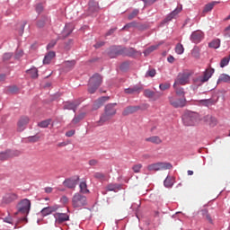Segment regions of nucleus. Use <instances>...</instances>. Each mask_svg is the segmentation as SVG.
I'll use <instances>...</instances> for the list:
<instances>
[{"label": "nucleus", "instance_id": "nucleus-28", "mask_svg": "<svg viewBox=\"0 0 230 230\" xmlns=\"http://www.w3.org/2000/svg\"><path fill=\"white\" fill-rule=\"evenodd\" d=\"M220 4L219 1H213L209 4H207L203 9V13H208L211 12L213 10V8L215 7V5Z\"/></svg>", "mask_w": 230, "mask_h": 230}, {"label": "nucleus", "instance_id": "nucleus-12", "mask_svg": "<svg viewBox=\"0 0 230 230\" xmlns=\"http://www.w3.org/2000/svg\"><path fill=\"white\" fill-rule=\"evenodd\" d=\"M55 223L63 224L70 220V216L67 213L56 212L54 214Z\"/></svg>", "mask_w": 230, "mask_h": 230}, {"label": "nucleus", "instance_id": "nucleus-15", "mask_svg": "<svg viewBox=\"0 0 230 230\" xmlns=\"http://www.w3.org/2000/svg\"><path fill=\"white\" fill-rule=\"evenodd\" d=\"M85 116H86V113L84 112H82L79 115H75V117L71 120V123L67 125V128H71L75 127V125L81 122L85 118Z\"/></svg>", "mask_w": 230, "mask_h": 230}, {"label": "nucleus", "instance_id": "nucleus-47", "mask_svg": "<svg viewBox=\"0 0 230 230\" xmlns=\"http://www.w3.org/2000/svg\"><path fill=\"white\" fill-rule=\"evenodd\" d=\"M141 169H142V164H135L132 167V170L135 173H139Z\"/></svg>", "mask_w": 230, "mask_h": 230}, {"label": "nucleus", "instance_id": "nucleus-10", "mask_svg": "<svg viewBox=\"0 0 230 230\" xmlns=\"http://www.w3.org/2000/svg\"><path fill=\"white\" fill-rule=\"evenodd\" d=\"M183 120L187 126H194L197 124L199 118L196 113L190 112L185 115V117L183 118Z\"/></svg>", "mask_w": 230, "mask_h": 230}, {"label": "nucleus", "instance_id": "nucleus-32", "mask_svg": "<svg viewBox=\"0 0 230 230\" xmlns=\"http://www.w3.org/2000/svg\"><path fill=\"white\" fill-rule=\"evenodd\" d=\"M181 11V8H176L173 10L165 19L166 22H171L172 19H174Z\"/></svg>", "mask_w": 230, "mask_h": 230}, {"label": "nucleus", "instance_id": "nucleus-5", "mask_svg": "<svg viewBox=\"0 0 230 230\" xmlns=\"http://www.w3.org/2000/svg\"><path fill=\"white\" fill-rule=\"evenodd\" d=\"M31 208V200L28 199H22V201H20V204H18V212L15 213V216H17L19 213L28 215L30 213Z\"/></svg>", "mask_w": 230, "mask_h": 230}, {"label": "nucleus", "instance_id": "nucleus-13", "mask_svg": "<svg viewBox=\"0 0 230 230\" xmlns=\"http://www.w3.org/2000/svg\"><path fill=\"white\" fill-rule=\"evenodd\" d=\"M80 178L79 176H75L74 178H69V179H66L64 181H63V185L65 187H66L67 189H75L77 184H78V181H79Z\"/></svg>", "mask_w": 230, "mask_h": 230}, {"label": "nucleus", "instance_id": "nucleus-59", "mask_svg": "<svg viewBox=\"0 0 230 230\" xmlns=\"http://www.w3.org/2000/svg\"><path fill=\"white\" fill-rule=\"evenodd\" d=\"M4 222L8 223V224H13V218H12V217H11V216L5 217L4 218Z\"/></svg>", "mask_w": 230, "mask_h": 230}, {"label": "nucleus", "instance_id": "nucleus-46", "mask_svg": "<svg viewBox=\"0 0 230 230\" xmlns=\"http://www.w3.org/2000/svg\"><path fill=\"white\" fill-rule=\"evenodd\" d=\"M139 11L137 9L133 10V12L128 16V19L129 21L133 20L134 18H136L138 14Z\"/></svg>", "mask_w": 230, "mask_h": 230}, {"label": "nucleus", "instance_id": "nucleus-26", "mask_svg": "<svg viewBox=\"0 0 230 230\" xmlns=\"http://www.w3.org/2000/svg\"><path fill=\"white\" fill-rule=\"evenodd\" d=\"M146 141L147 143H154V145H161V143H163V140L158 136H153L150 137H146Z\"/></svg>", "mask_w": 230, "mask_h": 230}, {"label": "nucleus", "instance_id": "nucleus-36", "mask_svg": "<svg viewBox=\"0 0 230 230\" xmlns=\"http://www.w3.org/2000/svg\"><path fill=\"white\" fill-rule=\"evenodd\" d=\"M76 64V61L72 60V61H65L64 63V67L66 68V71L72 70Z\"/></svg>", "mask_w": 230, "mask_h": 230}, {"label": "nucleus", "instance_id": "nucleus-38", "mask_svg": "<svg viewBox=\"0 0 230 230\" xmlns=\"http://www.w3.org/2000/svg\"><path fill=\"white\" fill-rule=\"evenodd\" d=\"M39 70L38 68H31L30 70H27V74L31 75V77H32V79H37L39 76Z\"/></svg>", "mask_w": 230, "mask_h": 230}, {"label": "nucleus", "instance_id": "nucleus-1", "mask_svg": "<svg viewBox=\"0 0 230 230\" xmlns=\"http://www.w3.org/2000/svg\"><path fill=\"white\" fill-rule=\"evenodd\" d=\"M117 105V103H110L105 106L104 113L101 116L100 120L98 121L99 126H103L105 122L111 120V119H112L113 116L116 115V112L118 111L116 110Z\"/></svg>", "mask_w": 230, "mask_h": 230}, {"label": "nucleus", "instance_id": "nucleus-17", "mask_svg": "<svg viewBox=\"0 0 230 230\" xmlns=\"http://www.w3.org/2000/svg\"><path fill=\"white\" fill-rule=\"evenodd\" d=\"M108 55L111 58H114L119 55H122V49H119L116 46H112L109 49Z\"/></svg>", "mask_w": 230, "mask_h": 230}, {"label": "nucleus", "instance_id": "nucleus-60", "mask_svg": "<svg viewBox=\"0 0 230 230\" xmlns=\"http://www.w3.org/2000/svg\"><path fill=\"white\" fill-rule=\"evenodd\" d=\"M75 134V130L72 129L67 132H66V137H71Z\"/></svg>", "mask_w": 230, "mask_h": 230}, {"label": "nucleus", "instance_id": "nucleus-53", "mask_svg": "<svg viewBox=\"0 0 230 230\" xmlns=\"http://www.w3.org/2000/svg\"><path fill=\"white\" fill-rule=\"evenodd\" d=\"M136 26H137L136 22H131L127 23V24L122 28V31H123V30H126V29L132 28V27H136Z\"/></svg>", "mask_w": 230, "mask_h": 230}, {"label": "nucleus", "instance_id": "nucleus-22", "mask_svg": "<svg viewBox=\"0 0 230 230\" xmlns=\"http://www.w3.org/2000/svg\"><path fill=\"white\" fill-rule=\"evenodd\" d=\"M139 109H140V107H138V106H128L123 111L122 115L128 116L129 114H132V113L137 111Z\"/></svg>", "mask_w": 230, "mask_h": 230}, {"label": "nucleus", "instance_id": "nucleus-16", "mask_svg": "<svg viewBox=\"0 0 230 230\" xmlns=\"http://www.w3.org/2000/svg\"><path fill=\"white\" fill-rule=\"evenodd\" d=\"M80 104H81V102L78 101L66 102L64 103L63 109L64 110H72L74 112H76V110Z\"/></svg>", "mask_w": 230, "mask_h": 230}, {"label": "nucleus", "instance_id": "nucleus-4", "mask_svg": "<svg viewBox=\"0 0 230 230\" xmlns=\"http://www.w3.org/2000/svg\"><path fill=\"white\" fill-rule=\"evenodd\" d=\"M72 205L75 208H82L87 205V198L80 193H75L72 198Z\"/></svg>", "mask_w": 230, "mask_h": 230}, {"label": "nucleus", "instance_id": "nucleus-41", "mask_svg": "<svg viewBox=\"0 0 230 230\" xmlns=\"http://www.w3.org/2000/svg\"><path fill=\"white\" fill-rule=\"evenodd\" d=\"M230 62V54L228 56V58H223L220 61V67L224 68L225 66H228Z\"/></svg>", "mask_w": 230, "mask_h": 230}, {"label": "nucleus", "instance_id": "nucleus-54", "mask_svg": "<svg viewBox=\"0 0 230 230\" xmlns=\"http://www.w3.org/2000/svg\"><path fill=\"white\" fill-rule=\"evenodd\" d=\"M57 45V40H53L47 45V49H51Z\"/></svg>", "mask_w": 230, "mask_h": 230}, {"label": "nucleus", "instance_id": "nucleus-8", "mask_svg": "<svg viewBox=\"0 0 230 230\" xmlns=\"http://www.w3.org/2000/svg\"><path fill=\"white\" fill-rule=\"evenodd\" d=\"M191 74L189 72H184L181 73L178 75V77L175 80V86L178 85H186L188 84H190V77Z\"/></svg>", "mask_w": 230, "mask_h": 230}, {"label": "nucleus", "instance_id": "nucleus-50", "mask_svg": "<svg viewBox=\"0 0 230 230\" xmlns=\"http://www.w3.org/2000/svg\"><path fill=\"white\" fill-rule=\"evenodd\" d=\"M35 10L37 13L40 14L44 11V6L41 4H38Z\"/></svg>", "mask_w": 230, "mask_h": 230}, {"label": "nucleus", "instance_id": "nucleus-44", "mask_svg": "<svg viewBox=\"0 0 230 230\" xmlns=\"http://www.w3.org/2000/svg\"><path fill=\"white\" fill-rule=\"evenodd\" d=\"M201 216L205 217L206 219H207L209 223H212V222H213L212 217H211V216L208 214V211L207 209L201 210Z\"/></svg>", "mask_w": 230, "mask_h": 230}, {"label": "nucleus", "instance_id": "nucleus-19", "mask_svg": "<svg viewBox=\"0 0 230 230\" xmlns=\"http://www.w3.org/2000/svg\"><path fill=\"white\" fill-rule=\"evenodd\" d=\"M18 199L17 194L15 193H7L3 199V202L4 204H10L15 201Z\"/></svg>", "mask_w": 230, "mask_h": 230}, {"label": "nucleus", "instance_id": "nucleus-49", "mask_svg": "<svg viewBox=\"0 0 230 230\" xmlns=\"http://www.w3.org/2000/svg\"><path fill=\"white\" fill-rule=\"evenodd\" d=\"M144 95L146 98H153L155 96V93L153 91H150V90H145Z\"/></svg>", "mask_w": 230, "mask_h": 230}, {"label": "nucleus", "instance_id": "nucleus-61", "mask_svg": "<svg viewBox=\"0 0 230 230\" xmlns=\"http://www.w3.org/2000/svg\"><path fill=\"white\" fill-rule=\"evenodd\" d=\"M73 45V40H68V41L65 45L66 49H70V46Z\"/></svg>", "mask_w": 230, "mask_h": 230}, {"label": "nucleus", "instance_id": "nucleus-9", "mask_svg": "<svg viewBox=\"0 0 230 230\" xmlns=\"http://www.w3.org/2000/svg\"><path fill=\"white\" fill-rule=\"evenodd\" d=\"M18 155H21L20 151L7 150L5 152L0 153V161L5 162L13 159V157H18Z\"/></svg>", "mask_w": 230, "mask_h": 230}, {"label": "nucleus", "instance_id": "nucleus-21", "mask_svg": "<svg viewBox=\"0 0 230 230\" xmlns=\"http://www.w3.org/2000/svg\"><path fill=\"white\" fill-rule=\"evenodd\" d=\"M30 119L28 117H22L20 120H18V130L22 131L25 128V126L29 123Z\"/></svg>", "mask_w": 230, "mask_h": 230}, {"label": "nucleus", "instance_id": "nucleus-63", "mask_svg": "<svg viewBox=\"0 0 230 230\" xmlns=\"http://www.w3.org/2000/svg\"><path fill=\"white\" fill-rule=\"evenodd\" d=\"M117 28H111L108 31V32L106 33V36H111L112 35L115 31H116Z\"/></svg>", "mask_w": 230, "mask_h": 230}, {"label": "nucleus", "instance_id": "nucleus-57", "mask_svg": "<svg viewBox=\"0 0 230 230\" xmlns=\"http://www.w3.org/2000/svg\"><path fill=\"white\" fill-rule=\"evenodd\" d=\"M98 164H99V161L96 160V159H92V160L89 161V165L90 166H97Z\"/></svg>", "mask_w": 230, "mask_h": 230}, {"label": "nucleus", "instance_id": "nucleus-52", "mask_svg": "<svg viewBox=\"0 0 230 230\" xmlns=\"http://www.w3.org/2000/svg\"><path fill=\"white\" fill-rule=\"evenodd\" d=\"M47 19L39 20L36 23L38 28H43L45 26Z\"/></svg>", "mask_w": 230, "mask_h": 230}, {"label": "nucleus", "instance_id": "nucleus-7", "mask_svg": "<svg viewBox=\"0 0 230 230\" xmlns=\"http://www.w3.org/2000/svg\"><path fill=\"white\" fill-rule=\"evenodd\" d=\"M170 104L173 108H183L187 105V100L186 98L178 99L176 96H170L168 97Z\"/></svg>", "mask_w": 230, "mask_h": 230}, {"label": "nucleus", "instance_id": "nucleus-42", "mask_svg": "<svg viewBox=\"0 0 230 230\" xmlns=\"http://www.w3.org/2000/svg\"><path fill=\"white\" fill-rule=\"evenodd\" d=\"M50 123H51V119H45V120L40 121V123H38V126L40 128H46L50 125Z\"/></svg>", "mask_w": 230, "mask_h": 230}, {"label": "nucleus", "instance_id": "nucleus-43", "mask_svg": "<svg viewBox=\"0 0 230 230\" xmlns=\"http://www.w3.org/2000/svg\"><path fill=\"white\" fill-rule=\"evenodd\" d=\"M175 52L178 54V55H182L183 52H184V47L181 43H178L176 45V48H175Z\"/></svg>", "mask_w": 230, "mask_h": 230}, {"label": "nucleus", "instance_id": "nucleus-20", "mask_svg": "<svg viewBox=\"0 0 230 230\" xmlns=\"http://www.w3.org/2000/svg\"><path fill=\"white\" fill-rule=\"evenodd\" d=\"M142 90H143L142 85H135V86H132V87H129V88L126 89L125 93H127V94L137 93L138 94Z\"/></svg>", "mask_w": 230, "mask_h": 230}, {"label": "nucleus", "instance_id": "nucleus-27", "mask_svg": "<svg viewBox=\"0 0 230 230\" xmlns=\"http://www.w3.org/2000/svg\"><path fill=\"white\" fill-rule=\"evenodd\" d=\"M74 31V25L72 23H67L66 24L64 31H63V35L65 37H68Z\"/></svg>", "mask_w": 230, "mask_h": 230}, {"label": "nucleus", "instance_id": "nucleus-35", "mask_svg": "<svg viewBox=\"0 0 230 230\" xmlns=\"http://www.w3.org/2000/svg\"><path fill=\"white\" fill-rule=\"evenodd\" d=\"M79 188H80V192L83 194H87L90 192V190H88V185L86 181L80 182Z\"/></svg>", "mask_w": 230, "mask_h": 230}, {"label": "nucleus", "instance_id": "nucleus-56", "mask_svg": "<svg viewBox=\"0 0 230 230\" xmlns=\"http://www.w3.org/2000/svg\"><path fill=\"white\" fill-rule=\"evenodd\" d=\"M23 56V50L18 49L16 50L15 58L20 59Z\"/></svg>", "mask_w": 230, "mask_h": 230}, {"label": "nucleus", "instance_id": "nucleus-3", "mask_svg": "<svg viewBox=\"0 0 230 230\" xmlns=\"http://www.w3.org/2000/svg\"><path fill=\"white\" fill-rule=\"evenodd\" d=\"M172 169L171 163H155L147 166L149 172L167 171Z\"/></svg>", "mask_w": 230, "mask_h": 230}, {"label": "nucleus", "instance_id": "nucleus-48", "mask_svg": "<svg viewBox=\"0 0 230 230\" xmlns=\"http://www.w3.org/2000/svg\"><path fill=\"white\" fill-rule=\"evenodd\" d=\"M40 137L39 136H32V137H29V143H38V141L40 140Z\"/></svg>", "mask_w": 230, "mask_h": 230}, {"label": "nucleus", "instance_id": "nucleus-24", "mask_svg": "<svg viewBox=\"0 0 230 230\" xmlns=\"http://www.w3.org/2000/svg\"><path fill=\"white\" fill-rule=\"evenodd\" d=\"M107 100H109V97H101L94 102L93 109L98 110L103 105V103H105V102H107Z\"/></svg>", "mask_w": 230, "mask_h": 230}, {"label": "nucleus", "instance_id": "nucleus-18", "mask_svg": "<svg viewBox=\"0 0 230 230\" xmlns=\"http://www.w3.org/2000/svg\"><path fill=\"white\" fill-rule=\"evenodd\" d=\"M56 58L55 51H49L42 60L43 65H49L51 61Z\"/></svg>", "mask_w": 230, "mask_h": 230}, {"label": "nucleus", "instance_id": "nucleus-23", "mask_svg": "<svg viewBox=\"0 0 230 230\" xmlns=\"http://www.w3.org/2000/svg\"><path fill=\"white\" fill-rule=\"evenodd\" d=\"M93 178L100 181L101 182L108 181L109 178H107V175L103 172H97L93 174Z\"/></svg>", "mask_w": 230, "mask_h": 230}, {"label": "nucleus", "instance_id": "nucleus-40", "mask_svg": "<svg viewBox=\"0 0 230 230\" xmlns=\"http://www.w3.org/2000/svg\"><path fill=\"white\" fill-rule=\"evenodd\" d=\"M158 45H152L150 47H148L145 51H144V55L146 57H147L148 55H150L152 52H154L155 50H156L158 49Z\"/></svg>", "mask_w": 230, "mask_h": 230}, {"label": "nucleus", "instance_id": "nucleus-62", "mask_svg": "<svg viewBox=\"0 0 230 230\" xmlns=\"http://www.w3.org/2000/svg\"><path fill=\"white\" fill-rule=\"evenodd\" d=\"M128 68V63H122V65H120V70L126 71Z\"/></svg>", "mask_w": 230, "mask_h": 230}, {"label": "nucleus", "instance_id": "nucleus-29", "mask_svg": "<svg viewBox=\"0 0 230 230\" xmlns=\"http://www.w3.org/2000/svg\"><path fill=\"white\" fill-rule=\"evenodd\" d=\"M190 56L196 59L200 58V49L199 46H194V48H192V50H190Z\"/></svg>", "mask_w": 230, "mask_h": 230}, {"label": "nucleus", "instance_id": "nucleus-34", "mask_svg": "<svg viewBox=\"0 0 230 230\" xmlns=\"http://www.w3.org/2000/svg\"><path fill=\"white\" fill-rule=\"evenodd\" d=\"M164 184L166 188H172L174 184V178L172 176H167Z\"/></svg>", "mask_w": 230, "mask_h": 230}, {"label": "nucleus", "instance_id": "nucleus-64", "mask_svg": "<svg viewBox=\"0 0 230 230\" xmlns=\"http://www.w3.org/2000/svg\"><path fill=\"white\" fill-rule=\"evenodd\" d=\"M44 191L47 193V194H50L52 191H53V189L51 187H46L44 189Z\"/></svg>", "mask_w": 230, "mask_h": 230}, {"label": "nucleus", "instance_id": "nucleus-31", "mask_svg": "<svg viewBox=\"0 0 230 230\" xmlns=\"http://www.w3.org/2000/svg\"><path fill=\"white\" fill-rule=\"evenodd\" d=\"M199 105H202L205 107H210L216 104V101H214L213 99L199 100Z\"/></svg>", "mask_w": 230, "mask_h": 230}, {"label": "nucleus", "instance_id": "nucleus-33", "mask_svg": "<svg viewBox=\"0 0 230 230\" xmlns=\"http://www.w3.org/2000/svg\"><path fill=\"white\" fill-rule=\"evenodd\" d=\"M120 189V185L118 183H110L106 186V191H113L116 192Z\"/></svg>", "mask_w": 230, "mask_h": 230}, {"label": "nucleus", "instance_id": "nucleus-37", "mask_svg": "<svg viewBox=\"0 0 230 230\" xmlns=\"http://www.w3.org/2000/svg\"><path fill=\"white\" fill-rule=\"evenodd\" d=\"M173 88L175 90V93L178 96H182V98H186L185 97V92H184V89L180 87V85H176L173 84Z\"/></svg>", "mask_w": 230, "mask_h": 230}, {"label": "nucleus", "instance_id": "nucleus-39", "mask_svg": "<svg viewBox=\"0 0 230 230\" xmlns=\"http://www.w3.org/2000/svg\"><path fill=\"white\" fill-rule=\"evenodd\" d=\"M219 83H228V84H230V76L227 75H225V74L220 75V76L217 80V84H219Z\"/></svg>", "mask_w": 230, "mask_h": 230}, {"label": "nucleus", "instance_id": "nucleus-55", "mask_svg": "<svg viewBox=\"0 0 230 230\" xmlns=\"http://www.w3.org/2000/svg\"><path fill=\"white\" fill-rule=\"evenodd\" d=\"M93 2H90L89 3V11L90 12H97L98 10H99V8L97 7V4H95V6L94 7H93Z\"/></svg>", "mask_w": 230, "mask_h": 230}, {"label": "nucleus", "instance_id": "nucleus-14", "mask_svg": "<svg viewBox=\"0 0 230 230\" xmlns=\"http://www.w3.org/2000/svg\"><path fill=\"white\" fill-rule=\"evenodd\" d=\"M58 208H59V206L58 205L45 207L40 210V214L42 217H47L58 211Z\"/></svg>", "mask_w": 230, "mask_h": 230}, {"label": "nucleus", "instance_id": "nucleus-51", "mask_svg": "<svg viewBox=\"0 0 230 230\" xmlns=\"http://www.w3.org/2000/svg\"><path fill=\"white\" fill-rule=\"evenodd\" d=\"M170 87H171V84H170L169 83L161 84L159 85V88H160L162 91L168 90Z\"/></svg>", "mask_w": 230, "mask_h": 230}, {"label": "nucleus", "instance_id": "nucleus-45", "mask_svg": "<svg viewBox=\"0 0 230 230\" xmlns=\"http://www.w3.org/2000/svg\"><path fill=\"white\" fill-rule=\"evenodd\" d=\"M13 57V52H5L3 56V60L4 61H8L10 60Z\"/></svg>", "mask_w": 230, "mask_h": 230}, {"label": "nucleus", "instance_id": "nucleus-2", "mask_svg": "<svg viewBox=\"0 0 230 230\" xmlns=\"http://www.w3.org/2000/svg\"><path fill=\"white\" fill-rule=\"evenodd\" d=\"M103 81V78L101 75L95 74L90 78L89 84H88V92L91 94H93L96 93L98 88L102 85V82Z\"/></svg>", "mask_w": 230, "mask_h": 230}, {"label": "nucleus", "instance_id": "nucleus-25", "mask_svg": "<svg viewBox=\"0 0 230 230\" xmlns=\"http://www.w3.org/2000/svg\"><path fill=\"white\" fill-rule=\"evenodd\" d=\"M136 54L134 48H121V55L128 57H133Z\"/></svg>", "mask_w": 230, "mask_h": 230}, {"label": "nucleus", "instance_id": "nucleus-58", "mask_svg": "<svg viewBox=\"0 0 230 230\" xmlns=\"http://www.w3.org/2000/svg\"><path fill=\"white\" fill-rule=\"evenodd\" d=\"M156 72L155 70V68H153L152 70H148V72L146 73V75L150 76V77H154L155 75Z\"/></svg>", "mask_w": 230, "mask_h": 230}, {"label": "nucleus", "instance_id": "nucleus-6", "mask_svg": "<svg viewBox=\"0 0 230 230\" xmlns=\"http://www.w3.org/2000/svg\"><path fill=\"white\" fill-rule=\"evenodd\" d=\"M215 73L214 68H206L203 72V75L199 76L198 78L194 79V83L198 84H202L204 83H207Z\"/></svg>", "mask_w": 230, "mask_h": 230}, {"label": "nucleus", "instance_id": "nucleus-30", "mask_svg": "<svg viewBox=\"0 0 230 230\" xmlns=\"http://www.w3.org/2000/svg\"><path fill=\"white\" fill-rule=\"evenodd\" d=\"M221 40L220 39H214L208 43V47L214 49H217L220 48Z\"/></svg>", "mask_w": 230, "mask_h": 230}, {"label": "nucleus", "instance_id": "nucleus-11", "mask_svg": "<svg viewBox=\"0 0 230 230\" xmlns=\"http://www.w3.org/2000/svg\"><path fill=\"white\" fill-rule=\"evenodd\" d=\"M204 40V32L200 30L192 31L190 34V41L194 44H199Z\"/></svg>", "mask_w": 230, "mask_h": 230}]
</instances>
